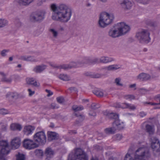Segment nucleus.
<instances>
[{
  "label": "nucleus",
  "mask_w": 160,
  "mask_h": 160,
  "mask_svg": "<svg viewBox=\"0 0 160 160\" xmlns=\"http://www.w3.org/2000/svg\"><path fill=\"white\" fill-rule=\"evenodd\" d=\"M51 8L53 12L52 17L53 20L66 22L70 19L71 12L66 5L61 4L57 7L53 4L51 5Z\"/></svg>",
  "instance_id": "nucleus-1"
},
{
  "label": "nucleus",
  "mask_w": 160,
  "mask_h": 160,
  "mask_svg": "<svg viewBox=\"0 0 160 160\" xmlns=\"http://www.w3.org/2000/svg\"><path fill=\"white\" fill-rule=\"evenodd\" d=\"M114 19L112 14H109L106 12L101 13L100 15L98 24L101 28H104L111 24Z\"/></svg>",
  "instance_id": "nucleus-2"
},
{
  "label": "nucleus",
  "mask_w": 160,
  "mask_h": 160,
  "mask_svg": "<svg viewBox=\"0 0 160 160\" xmlns=\"http://www.w3.org/2000/svg\"><path fill=\"white\" fill-rule=\"evenodd\" d=\"M88 160V157L86 153L81 149L77 148L74 153H71L68 156V160Z\"/></svg>",
  "instance_id": "nucleus-3"
},
{
  "label": "nucleus",
  "mask_w": 160,
  "mask_h": 160,
  "mask_svg": "<svg viewBox=\"0 0 160 160\" xmlns=\"http://www.w3.org/2000/svg\"><path fill=\"white\" fill-rule=\"evenodd\" d=\"M150 156V154L146 147H140L136 151L134 155L135 160H141L147 159Z\"/></svg>",
  "instance_id": "nucleus-4"
},
{
  "label": "nucleus",
  "mask_w": 160,
  "mask_h": 160,
  "mask_svg": "<svg viewBox=\"0 0 160 160\" xmlns=\"http://www.w3.org/2000/svg\"><path fill=\"white\" fill-rule=\"evenodd\" d=\"M0 160H5V156L10 152V147L6 140L0 141Z\"/></svg>",
  "instance_id": "nucleus-5"
},
{
  "label": "nucleus",
  "mask_w": 160,
  "mask_h": 160,
  "mask_svg": "<svg viewBox=\"0 0 160 160\" xmlns=\"http://www.w3.org/2000/svg\"><path fill=\"white\" fill-rule=\"evenodd\" d=\"M149 35L150 33L148 30L142 29L138 32L136 36L140 42L147 43L151 39Z\"/></svg>",
  "instance_id": "nucleus-6"
},
{
  "label": "nucleus",
  "mask_w": 160,
  "mask_h": 160,
  "mask_svg": "<svg viewBox=\"0 0 160 160\" xmlns=\"http://www.w3.org/2000/svg\"><path fill=\"white\" fill-rule=\"evenodd\" d=\"M33 140L36 143L44 145L46 142V137L45 133L42 131L38 132L33 136Z\"/></svg>",
  "instance_id": "nucleus-7"
},
{
  "label": "nucleus",
  "mask_w": 160,
  "mask_h": 160,
  "mask_svg": "<svg viewBox=\"0 0 160 160\" xmlns=\"http://www.w3.org/2000/svg\"><path fill=\"white\" fill-rule=\"evenodd\" d=\"M151 146L153 151L160 152V141L158 138L156 137L151 138Z\"/></svg>",
  "instance_id": "nucleus-8"
},
{
  "label": "nucleus",
  "mask_w": 160,
  "mask_h": 160,
  "mask_svg": "<svg viewBox=\"0 0 160 160\" xmlns=\"http://www.w3.org/2000/svg\"><path fill=\"white\" fill-rule=\"evenodd\" d=\"M45 12L43 11H40L30 17V20L32 22H40L44 18Z\"/></svg>",
  "instance_id": "nucleus-9"
},
{
  "label": "nucleus",
  "mask_w": 160,
  "mask_h": 160,
  "mask_svg": "<svg viewBox=\"0 0 160 160\" xmlns=\"http://www.w3.org/2000/svg\"><path fill=\"white\" fill-rule=\"evenodd\" d=\"M116 25L121 36L126 33L130 30L129 26L124 22L118 23Z\"/></svg>",
  "instance_id": "nucleus-10"
},
{
  "label": "nucleus",
  "mask_w": 160,
  "mask_h": 160,
  "mask_svg": "<svg viewBox=\"0 0 160 160\" xmlns=\"http://www.w3.org/2000/svg\"><path fill=\"white\" fill-rule=\"evenodd\" d=\"M33 140L29 139H25L23 142V147L29 150L34 149L38 147V145L34 142Z\"/></svg>",
  "instance_id": "nucleus-11"
},
{
  "label": "nucleus",
  "mask_w": 160,
  "mask_h": 160,
  "mask_svg": "<svg viewBox=\"0 0 160 160\" xmlns=\"http://www.w3.org/2000/svg\"><path fill=\"white\" fill-rule=\"evenodd\" d=\"M108 33L109 37L113 38L121 36L116 24L109 30Z\"/></svg>",
  "instance_id": "nucleus-12"
},
{
  "label": "nucleus",
  "mask_w": 160,
  "mask_h": 160,
  "mask_svg": "<svg viewBox=\"0 0 160 160\" xmlns=\"http://www.w3.org/2000/svg\"><path fill=\"white\" fill-rule=\"evenodd\" d=\"M151 78V76L148 74L142 72L138 74L136 78L139 81H145L150 79Z\"/></svg>",
  "instance_id": "nucleus-13"
},
{
  "label": "nucleus",
  "mask_w": 160,
  "mask_h": 160,
  "mask_svg": "<svg viewBox=\"0 0 160 160\" xmlns=\"http://www.w3.org/2000/svg\"><path fill=\"white\" fill-rule=\"evenodd\" d=\"M21 140L19 138L15 137L12 141L11 145L13 149H15L18 148L20 146Z\"/></svg>",
  "instance_id": "nucleus-14"
},
{
  "label": "nucleus",
  "mask_w": 160,
  "mask_h": 160,
  "mask_svg": "<svg viewBox=\"0 0 160 160\" xmlns=\"http://www.w3.org/2000/svg\"><path fill=\"white\" fill-rule=\"evenodd\" d=\"M44 154L46 157V159L49 160L53 157L54 152L51 148L48 147L45 149Z\"/></svg>",
  "instance_id": "nucleus-15"
},
{
  "label": "nucleus",
  "mask_w": 160,
  "mask_h": 160,
  "mask_svg": "<svg viewBox=\"0 0 160 160\" xmlns=\"http://www.w3.org/2000/svg\"><path fill=\"white\" fill-rule=\"evenodd\" d=\"M114 60V59L112 58L106 56H102L99 59V63H107Z\"/></svg>",
  "instance_id": "nucleus-16"
},
{
  "label": "nucleus",
  "mask_w": 160,
  "mask_h": 160,
  "mask_svg": "<svg viewBox=\"0 0 160 160\" xmlns=\"http://www.w3.org/2000/svg\"><path fill=\"white\" fill-rule=\"evenodd\" d=\"M35 129L34 126L30 125L26 126L24 128L23 132L25 134L28 136L31 134Z\"/></svg>",
  "instance_id": "nucleus-17"
},
{
  "label": "nucleus",
  "mask_w": 160,
  "mask_h": 160,
  "mask_svg": "<svg viewBox=\"0 0 160 160\" xmlns=\"http://www.w3.org/2000/svg\"><path fill=\"white\" fill-rule=\"evenodd\" d=\"M27 83L28 85H32L36 87L40 86L39 83H37L35 79L32 78H28L26 79Z\"/></svg>",
  "instance_id": "nucleus-18"
},
{
  "label": "nucleus",
  "mask_w": 160,
  "mask_h": 160,
  "mask_svg": "<svg viewBox=\"0 0 160 160\" xmlns=\"http://www.w3.org/2000/svg\"><path fill=\"white\" fill-rule=\"evenodd\" d=\"M48 140L51 141L53 140H56L58 138V134L56 132H48L47 133Z\"/></svg>",
  "instance_id": "nucleus-19"
},
{
  "label": "nucleus",
  "mask_w": 160,
  "mask_h": 160,
  "mask_svg": "<svg viewBox=\"0 0 160 160\" xmlns=\"http://www.w3.org/2000/svg\"><path fill=\"white\" fill-rule=\"evenodd\" d=\"M93 92L97 96L99 97H105L108 95V93L105 91L99 89L94 90L93 91Z\"/></svg>",
  "instance_id": "nucleus-20"
},
{
  "label": "nucleus",
  "mask_w": 160,
  "mask_h": 160,
  "mask_svg": "<svg viewBox=\"0 0 160 160\" xmlns=\"http://www.w3.org/2000/svg\"><path fill=\"white\" fill-rule=\"evenodd\" d=\"M113 127H115L116 129L118 130H121L124 128V125L123 122H120V120L119 119L115 120L113 122Z\"/></svg>",
  "instance_id": "nucleus-21"
},
{
  "label": "nucleus",
  "mask_w": 160,
  "mask_h": 160,
  "mask_svg": "<svg viewBox=\"0 0 160 160\" xmlns=\"http://www.w3.org/2000/svg\"><path fill=\"white\" fill-rule=\"evenodd\" d=\"M121 4L123 8L125 9H130L132 6V2L128 0H124Z\"/></svg>",
  "instance_id": "nucleus-22"
},
{
  "label": "nucleus",
  "mask_w": 160,
  "mask_h": 160,
  "mask_svg": "<svg viewBox=\"0 0 160 160\" xmlns=\"http://www.w3.org/2000/svg\"><path fill=\"white\" fill-rule=\"evenodd\" d=\"M19 59L23 61H31L36 62L38 61L34 58L31 56H22L20 57Z\"/></svg>",
  "instance_id": "nucleus-23"
},
{
  "label": "nucleus",
  "mask_w": 160,
  "mask_h": 160,
  "mask_svg": "<svg viewBox=\"0 0 160 160\" xmlns=\"http://www.w3.org/2000/svg\"><path fill=\"white\" fill-rule=\"evenodd\" d=\"M146 131L150 135L153 134L154 132V126L152 125L147 124L145 126Z\"/></svg>",
  "instance_id": "nucleus-24"
},
{
  "label": "nucleus",
  "mask_w": 160,
  "mask_h": 160,
  "mask_svg": "<svg viewBox=\"0 0 160 160\" xmlns=\"http://www.w3.org/2000/svg\"><path fill=\"white\" fill-rule=\"evenodd\" d=\"M46 67V65H44L37 66L33 69V71L37 73H40L45 69Z\"/></svg>",
  "instance_id": "nucleus-25"
},
{
  "label": "nucleus",
  "mask_w": 160,
  "mask_h": 160,
  "mask_svg": "<svg viewBox=\"0 0 160 160\" xmlns=\"http://www.w3.org/2000/svg\"><path fill=\"white\" fill-rule=\"evenodd\" d=\"M34 0H18V2L20 6H28Z\"/></svg>",
  "instance_id": "nucleus-26"
},
{
  "label": "nucleus",
  "mask_w": 160,
  "mask_h": 160,
  "mask_svg": "<svg viewBox=\"0 0 160 160\" xmlns=\"http://www.w3.org/2000/svg\"><path fill=\"white\" fill-rule=\"evenodd\" d=\"M22 128L21 126L17 123H12L11 125L10 128L13 131H20Z\"/></svg>",
  "instance_id": "nucleus-27"
},
{
  "label": "nucleus",
  "mask_w": 160,
  "mask_h": 160,
  "mask_svg": "<svg viewBox=\"0 0 160 160\" xmlns=\"http://www.w3.org/2000/svg\"><path fill=\"white\" fill-rule=\"evenodd\" d=\"M120 68V66L118 64H113L108 66L105 68L108 71H115Z\"/></svg>",
  "instance_id": "nucleus-28"
},
{
  "label": "nucleus",
  "mask_w": 160,
  "mask_h": 160,
  "mask_svg": "<svg viewBox=\"0 0 160 160\" xmlns=\"http://www.w3.org/2000/svg\"><path fill=\"white\" fill-rule=\"evenodd\" d=\"M71 69L72 68H77L81 66V63H80L79 59L76 62H72L69 63Z\"/></svg>",
  "instance_id": "nucleus-29"
},
{
  "label": "nucleus",
  "mask_w": 160,
  "mask_h": 160,
  "mask_svg": "<svg viewBox=\"0 0 160 160\" xmlns=\"http://www.w3.org/2000/svg\"><path fill=\"white\" fill-rule=\"evenodd\" d=\"M133 149L132 147H130L128 150V152L126 154L124 160H133V158L131 156V154L133 152Z\"/></svg>",
  "instance_id": "nucleus-30"
},
{
  "label": "nucleus",
  "mask_w": 160,
  "mask_h": 160,
  "mask_svg": "<svg viewBox=\"0 0 160 160\" xmlns=\"http://www.w3.org/2000/svg\"><path fill=\"white\" fill-rule=\"evenodd\" d=\"M80 63H81V66H82L85 63H90V58L85 57L79 59Z\"/></svg>",
  "instance_id": "nucleus-31"
},
{
  "label": "nucleus",
  "mask_w": 160,
  "mask_h": 160,
  "mask_svg": "<svg viewBox=\"0 0 160 160\" xmlns=\"http://www.w3.org/2000/svg\"><path fill=\"white\" fill-rule=\"evenodd\" d=\"M58 78L60 79L65 81L69 80L70 78L67 74H61L58 75Z\"/></svg>",
  "instance_id": "nucleus-32"
},
{
  "label": "nucleus",
  "mask_w": 160,
  "mask_h": 160,
  "mask_svg": "<svg viewBox=\"0 0 160 160\" xmlns=\"http://www.w3.org/2000/svg\"><path fill=\"white\" fill-rule=\"evenodd\" d=\"M116 130L115 127L108 128L105 129V131L106 133L108 134H113Z\"/></svg>",
  "instance_id": "nucleus-33"
},
{
  "label": "nucleus",
  "mask_w": 160,
  "mask_h": 160,
  "mask_svg": "<svg viewBox=\"0 0 160 160\" xmlns=\"http://www.w3.org/2000/svg\"><path fill=\"white\" fill-rule=\"evenodd\" d=\"M7 97H10L12 98L16 99L18 97V95L17 93L8 92L6 95Z\"/></svg>",
  "instance_id": "nucleus-34"
},
{
  "label": "nucleus",
  "mask_w": 160,
  "mask_h": 160,
  "mask_svg": "<svg viewBox=\"0 0 160 160\" xmlns=\"http://www.w3.org/2000/svg\"><path fill=\"white\" fill-rule=\"evenodd\" d=\"M121 79L120 78H116L114 80V83L118 86L122 87L123 84L121 82Z\"/></svg>",
  "instance_id": "nucleus-35"
},
{
  "label": "nucleus",
  "mask_w": 160,
  "mask_h": 160,
  "mask_svg": "<svg viewBox=\"0 0 160 160\" xmlns=\"http://www.w3.org/2000/svg\"><path fill=\"white\" fill-rule=\"evenodd\" d=\"M72 109L75 111H81L84 108L82 106H77L74 105L72 107Z\"/></svg>",
  "instance_id": "nucleus-36"
},
{
  "label": "nucleus",
  "mask_w": 160,
  "mask_h": 160,
  "mask_svg": "<svg viewBox=\"0 0 160 160\" xmlns=\"http://www.w3.org/2000/svg\"><path fill=\"white\" fill-rule=\"evenodd\" d=\"M108 117L112 119H115V120L118 119V115L116 113H111L108 115Z\"/></svg>",
  "instance_id": "nucleus-37"
},
{
  "label": "nucleus",
  "mask_w": 160,
  "mask_h": 160,
  "mask_svg": "<svg viewBox=\"0 0 160 160\" xmlns=\"http://www.w3.org/2000/svg\"><path fill=\"white\" fill-rule=\"evenodd\" d=\"M97 63H99V59L97 58H90L89 64H94Z\"/></svg>",
  "instance_id": "nucleus-38"
},
{
  "label": "nucleus",
  "mask_w": 160,
  "mask_h": 160,
  "mask_svg": "<svg viewBox=\"0 0 160 160\" xmlns=\"http://www.w3.org/2000/svg\"><path fill=\"white\" fill-rule=\"evenodd\" d=\"M70 65L69 63L68 64H63L62 65L59 66L58 68L63 69L65 70L71 69Z\"/></svg>",
  "instance_id": "nucleus-39"
},
{
  "label": "nucleus",
  "mask_w": 160,
  "mask_h": 160,
  "mask_svg": "<svg viewBox=\"0 0 160 160\" xmlns=\"http://www.w3.org/2000/svg\"><path fill=\"white\" fill-rule=\"evenodd\" d=\"M8 24L7 21L5 19H0V28L4 27Z\"/></svg>",
  "instance_id": "nucleus-40"
},
{
  "label": "nucleus",
  "mask_w": 160,
  "mask_h": 160,
  "mask_svg": "<svg viewBox=\"0 0 160 160\" xmlns=\"http://www.w3.org/2000/svg\"><path fill=\"white\" fill-rule=\"evenodd\" d=\"M16 160H25V157L23 154L18 153L16 156Z\"/></svg>",
  "instance_id": "nucleus-41"
},
{
  "label": "nucleus",
  "mask_w": 160,
  "mask_h": 160,
  "mask_svg": "<svg viewBox=\"0 0 160 160\" xmlns=\"http://www.w3.org/2000/svg\"><path fill=\"white\" fill-rule=\"evenodd\" d=\"M12 79L11 78H7L6 76L4 77H2L1 81L2 82H5L7 83L10 82L12 81Z\"/></svg>",
  "instance_id": "nucleus-42"
},
{
  "label": "nucleus",
  "mask_w": 160,
  "mask_h": 160,
  "mask_svg": "<svg viewBox=\"0 0 160 160\" xmlns=\"http://www.w3.org/2000/svg\"><path fill=\"white\" fill-rule=\"evenodd\" d=\"M125 106L127 108H128L131 110H134L136 109V107L135 106L131 104L128 103V104H126Z\"/></svg>",
  "instance_id": "nucleus-43"
},
{
  "label": "nucleus",
  "mask_w": 160,
  "mask_h": 160,
  "mask_svg": "<svg viewBox=\"0 0 160 160\" xmlns=\"http://www.w3.org/2000/svg\"><path fill=\"white\" fill-rule=\"evenodd\" d=\"M50 31L52 33V34L53 36L55 38H56L58 35V32L54 29H50Z\"/></svg>",
  "instance_id": "nucleus-44"
},
{
  "label": "nucleus",
  "mask_w": 160,
  "mask_h": 160,
  "mask_svg": "<svg viewBox=\"0 0 160 160\" xmlns=\"http://www.w3.org/2000/svg\"><path fill=\"white\" fill-rule=\"evenodd\" d=\"M123 137L122 135L120 134H116L113 137L114 139L116 140H120Z\"/></svg>",
  "instance_id": "nucleus-45"
},
{
  "label": "nucleus",
  "mask_w": 160,
  "mask_h": 160,
  "mask_svg": "<svg viewBox=\"0 0 160 160\" xmlns=\"http://www.w3.org/2000/svg\"><path fill=\"white\" fill-rule=\"evenodd\" d=\"M124 98L126 99H130V100L133 99L135 97L132 95H127L124 96Z\"/></svg>",
  "instance_id": "nucleus-46"
},
{
  "label": "nucleus",
  "mask_w": 160,
  "mask_h": 160,
  "mask_svg": "<svg viewBox=\"0 0 160 160\" xmlns=\"http://www.w3.org/2000/svg\"><path fill=\"white\" fill-rule=\"evenodd\" d=\"M8 113V112L7 110L4 108L0 109V114L5 115Z\"/></svg>",
  "instance_id": "nucleus-47"
},
{
  "label": "nucleus",
  "mask_w": 160,
  "mask_h": 160,
  "mask_svg": "<svg viewBox=\"0 0 160 160\" xmlns=\"http://www.w3.org/2000/svg\"><path fill=\"white\" fill-rule=\"evenodd\" d=\"M8 52V50L4 49L1 51L0 54L2 57H5L7 55L6 53Z\"/></svg>",
  "instance_id": "nucleus-48"
},
{
  "label": "nucleus",
  "mask_w": 160,
  "mask_h": 160,
  "mask_svg": "<svg viewBox=\"0 0 160 160\" xmlns=\"http://www.w3.org/2000/svg\"><path fill=\"white\" fill-rule=\"evenodd\" d=\"M91 107L92 109H96L99 108L100 106L98 104L94 103L91 105Z\"/></svg>",
  "instance_id": "nucleus-49"
},
{
  "label": "nucleus",
  "mask_w": 160,
  "mask_h": 160,
  "mask_svg": "<svg viewBox=\"0 0 160 160\" xmlns=\"http://www.w3.org/2000/svg\"><path fill=\"white\" fill-rule=\"evenodd\" d=\"M57 102L60 103H61L64 101V99L62 97H58L57 98Z\"/></svg>",
  "instance_id": "nucleus-50"
},
{
  "label": "nucleus",
  "mask_w": 160,
  "mask_h": 160,
  "mask_svg": "<svg viewBox=\"0 0 160 160\" xmlns=\"http://www.w3.org/2000/svg\"><path fill=\"white\" fill-rule=\"evenodd\" d=\"M159 103H152L151 102H144L145 104H147L151 105H160V97H159Z\"/></svg>",
  "instance_id": "nucleus-51"
},
{
  "label": "nucleus",
  "mask_w": 160,
  "mask_h": 160,
  "mask_svg": "<svg viewBox=\"0 0 160 160\" xmlns=\"http://www.w3.org/2000/svg\"><path fill=\"white\" fill-rule=\"evenodd\" d=\"M113 106L116 108H121V103L116 102L113 104Z\"/></svg>",
  "instance_id": "nucleus-52"
},
{
  "label": "nucleus",
  "mask_w": 160,
  "mask_h": 160,
  "mask_svg": "<svg viewBox=\"0 0 160 160\" xmlns=\"http://www.w3.org/2000/svg\"><path fill=\"white\" fill-rule=\"evenodd\" d=\"M138 2L143 4H147L150 0H137Z\"/></svg>",
  "instance_id": "nucleus-53"
},
{
  "label": "nucleus",
  "mask_w": 160,
  "mask_h": 160,
  "mask_svg": "<svg viewBox=\"0 0 160 160\" xmlns=\"http://www.w3.org/2000/svg\"><path fill=\"white\" fill-rule=\"evenodd\" d=\"M58 107L56 106V104L55 103H52L50 107L49 108L50 109H54L55 108H58Z\"/></svg>",
  "instance_id": "nucleus-54"
},
{
  "label": "nucleus",
  "mask_w": 160,
  "mask_h": 160,
  "mask_svg": "<svg viewBox=\"0 0 160 160\" xmlns=\"http://www.w3.org/2000/svg\"><path fill=\"white\" fill-rule=\"evenodd\" d=\"M139 115L142 118L146 115L147 113L143 111H142L139 113Z\"/></svg>",
  "instance_id": "nucleus-55"
},
{
  "label": "nucleus",
  "mask_w": 160,
  "mask_h": 160,
  "mask_svg": "<svg viewBox=\"0 0 160 160\" xmlns=\"http://www.w3.org/2000/svg\"><path fill=\"white\" fill-rule=\"evenodd\" d=\"M75 115L77 117H80L79 119H80V121H81L83 120L84 117L83 116H82V115H79L78 114H77V113H75Z\"/></svg>",
  "instance_id": "nucleus-56"
},
{
  "label": "nucleus",
  "mask_w": 160,
  "mask_h": 160,
  "mask_svg": "<svg viewBox=\"0 0 160 160\" xmlns=\"http://www.w3.org/2000/svg\"><path fill=\"white\" fill-rule=\"evenodd\" d=\"M46 1V0H38L37 4L38 6L41 5L43 2H45Z\"/></svg>",
  "instance_id": "nucleus-57"
},
{
  "label": "nucleus",
  "mask_w": 160,
  "mask_h": 160,
  "mask_svg": "<svg viewBox=\"0 0 160 160\" xmlns=\"http://www.w3.org/2000/svg\"><path fill=\"white\" fill-rule=\"evenodd\" d=\"M45 91L48 93L47 95L48 97H49L52 95L53 93L51 91L48 89H46Z\"/></svg>",
  "instance_id": "nucleus-58"
},
{
  "label": "nucleus",
  "mask_w": 160,
  "mask_h": 160,
  "mask_svg": "<svg viewBox=\"0 0 160 160\" xmlns=\"http://www.w3.org/2000/svg\"><path fill=\"white\" fill-rule=\"evenodd\" d=\"M49 65L54 68H58L59 66H58L56 64L52 63H50Z\"/></svg>",
  "instance_id": "nucleus-59"
},
{
  "label": "nucleus",
  "mask_w": 160,
  "mask_h": 160,
  "mask_svg": "<svg viewBox=\"0 0 160 160\" xmlns=\"http://www.w3.org/2000/svg\"><path fill=\"white\" fill-rule=\"evenodd\" d=\"M89 114L90 116H92L93 117L95 116L96 115V113L92 111H91L89 113Z\"/></svg>",
  "instance_id": "nucleus-60"
},
{
  "label": "nucleus",
  "mask_w": 160,
  "mask_h": 160,
  "mask_svg": "<svg viewBox=\"0 0 160 160\" xmlns=\"http://www.w3.org/2000/svg\"><path fill=\"white\" fill-rule=\"evenodd\" d=\"M28 91L29 92V96H32L35 93L34 91H32L30 89H28Z\"/></svg>",
  "instance_id": "nucleus-61"
},
{
  "label": "nucleus",
  "mask_w": 160,
  "mask_h": 160,
  "mask_svg": "<svg viewBox=\"0 0 160 160\" xmlns=\"http://www.w3.org/2000/svg\"><path fill=\"white\" fill-rule=\"evenodd\" d=\"M126 104H128L127 103H121V108H125L126 107L125 106Z\"/></svg>",
  "instance_id": "nucleus-62"
},
{
  "label": "nucleus",
  "mask_w": 160,
  "mask_h": 160,
  "mask_svg": "<svg viewBox=\"0 0 160 160\" xmlns=\"http://www.w3.org/2000/svg\"><path fill=\"white\" fill-rule=\"evenodd\" d=\"M136 86V84H131L129 85V87L131 88H135Z\"/></svg>",
  "instance_id": "nucleus-63"
},
{
  "label": "nucleus",
  "mask_w": 160,
  "mask_h": 160,
  "mask_svg": "<svg viewBox=\"0 0 160 160\" xmlns=\"http://www.w3.org/2000/svg\"><path fill=\"white\" fill-rule=\"evenodd\" d=\"M2 129L3 131H6L7 129V127L5 126H3L2 127Z\"/></svg>",
  "instance_id": "nucleus-64"
}]
</instances>
